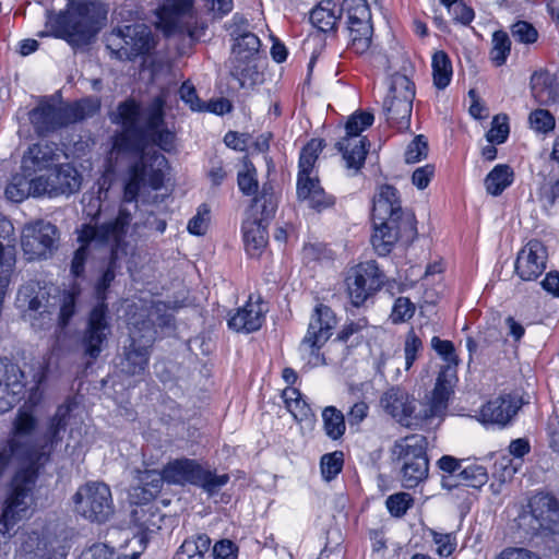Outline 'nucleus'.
Returning <instances> with one entry per match:
<instances>
[{
	"label": "nucleus",
	"mask_w": 559,
	"mask_h": 559,
	"mask_svg": "<svg viewBox=\"0 0 559 559\" xmlns=\"http://www.w3.org/2000/svg\"><path fill=\"white\" fill-rule=\"evenodd\" d=\"M513 38L522 44H533L537 40L538 33L536 28L526 21H519L511 27Z\"/></svg>",
	"instance_id": "obj_57"
},
{
	"label": "nucleus",
	"mask_w": 559,
	"mask_h": 559,
	"mask_svg": "<svg viewBox=\"0 0 559 559\" xmlns=\"http://www.w3.org/2000/svg\"><path fill=\"white\" fill-rule=\"evenodd\" d=\"M323 145L321 140L312 139L301 151L299 156V171L297 177V198L317 212H322L334 205L335 199L328 194L320 186L317 176H312L313 166Z\"/></svg>",
	"instance_id": "obj_10"
},
{
	"label": "nucleus",
	"mask_w": 559,
	"mask_h": 559,
	"mask_svg": "<svg viewBox=\"0 0 559 559\" xmlns=\"http://www.w3.org/2000/svg\"><path fill=\"white\" fill-rule=\"evenodd\" d=\"M46 27L57 38L69 44H87L100 29L93 4L69 0L66 10L47 15Z\"/></svg>",
	"instance_id": "obj_6"
},
{
	"label": "nucleus",
	"mask_w": 559,
	"mask_h": 559,
	"mask_svg": "<svg viewBox=\"0 0 559 559\" xmlns=\"http://www.w3.org/2000/svg\"><path fill=\"white\" fill-rule=\"evenodd\" d=\"M450 394L451 385L442 372L437 378L430 397L427 402L420 403L418 412H416V400L399 386H392L381 395L380 406L403 426L429 429L439 425L442 420L448 408Z\"/></svg>",
	"instance_id": "obj_1"
},
{
	"label": "nucleus",
	"mask_w": 559,
	"mask_h": 559,
	"mask_svg": "<svg viewBox=\"0 0 559 559\" xmlns=\"http://www.w3.org/2000/svg\"><path fill=\"white\" fill-rule=\"evenodd\" d=\"M210 222V209L206 204L198 207L197 214L189 221L188 230L192 235L202 236L206 233Z\"/></svg>",
	"instance_id": "obj_53"
},
{
	"label": "nucleus",
	"mask_w": 559,
	"mask_h": 559,
	"mask_svg": "<svg viewBox=\"0 0 559 559\" xmlns=\"http://www.w3.org/2000/svg\"><path fill=\"white\" fill-rule=\"evenodd\" d=\"M342 14V9L332 0L320 2L310 12V22L320 32H334L337 21Z\"/></svg>",
	"instance_id": "obj_36"
},
{
	"label": "nucleus",
	"mask_w": 559,
	"mask_h": 559,
	"mask_svg": "<svg viewBox=\"0 0 559 559\" xmlns=\"http://www.w3.org/2000/svg\"><path fill=\"white\" fill-rule=\"evenodd\" d=\"M24 371L8 358H0V413L11 409L24 395Z\"/></svg>",
	"instance_id": "obj_27"
},
{
	"label": "nucleus",
	"mask_w": 559,
	"mask_h": 559,
	"mask_svg": "<svg viewBox=\"0 0 559 559\" xmlns=\"http://www.w3.org/2000/svg\"><path fill=\"white\" fill-rule=\"evenodd\" d=\"M513 171L504 164H499L485 178V187L489 194L500 195L513 182Z\"/></svg>",
	"instance_id": "obj_38"
},
{
	"label": "nucleus",
	"mask_w": 559,
	"mask_h": 559,
	"mask_svg": "<svg viewBox=\"0 0 559 559\" xmlns=\"http://www.w3.org/2000/svg\"><path fill=\"white\" fill-rule=\"evenodd\" d=\"M265 310L260 302L251 298L229 318L228 326L236 332L251 333L258 331L264 321Z\"/></svg>",
	"instance_id": "obj_30"
},
{
	"label": "nucleus",
	"mask_w": 559,
	"mask_h": 559,
	"mask_svg": "<svg viewBox=\"0 0 559 559\" xmlns=\"http://www.w3.org/2000/svg\"><path fill=\"white\" fill-rule=\"evenodd\" d=\"M82 204H83V213L91 217L92 222L95 221L94 224L90 223L91 225H99L98 218L102 213V199L99 195H95L93 193H86L82 198ZM103 223H100L102 225Z\"/></svg>",
	"instance_id": "obj_61"
},
{
	"label": "nucleus",
	"mask_w": 559,
	"mask_h": 559,
	"mask_svg": "<svg viewBox=\"0 0 559 559\" xmlns=\"http://www.w3.org/2000/svg\"><path fill=\"white\" fill-rule=\"evenodd\" d=\"M428 154V143L424 135H417L407 146L405 152V162L407 164H414Z\"/></svg>",
	"instance_id": "obj_59"
},
{
	"label": "nucleus",
	"mask_w": 559,
	"mask_h": 559,
	"mask_svg": "<svg viewBox=\"0 0 559 559\" xmlns=\"http://www.w3.org/2000/svg\"><path fill=\"white\" fill-rule=\"evenodd\" d=\"M423 350V342L420 337L412 329L405 337L404 342V356H405V369L409 370L418 354Z\"/></svg>",
	"instance_id": "obj_50"
},
{
	"label": "nucleus",
	"mask_w": 559,
	"mask_h": 559,
	"mask_svg": "<svg viewBox=\"0 0 559 559\" xmlns=\"http://www.w3.org/2000/svg\"><path fill=\"white\" fill-rule=\"evenodd\" d=\"M385 503L389 512L399 518L404 515L412 507L413 499L409 493L399 492L388 497Z\"/></svg>",
	"instance_id": "obj_54"
},
{
	"label": "nucleus",
	"mask_w": 559,
	"mask_h": 559,
	"mask_svg": "<svg viewBox=\"0 0 559 559\" xmlns=\"http://www.w3.org/2000/svg\"><path fill=\"white\" fill-rule=\"evenodd\" d=\"M374 117L370 112L361 111L350 116L345 126L346 135L336 143V147L343 153L346 167L357 174L364 166L369 145L361 131L373 123Z\"/></svg>",
	"instance_id": "obj_19"
},
{
	"label": "nucleus",
	"mask_w": 559,
	"mask_h": 559,
	"mask_svg": "<svg viewBox=\"0 0 559 559\" xmlns=\"http://www.w3.org/2000/svg\"><path fill=\"white\" fill-rule=\"evenodd\" d=\"M531 88L539 104H554L559 99V74L548 71L534 72L531 78Z\"/></svg>",
	"instance_id": "obj_31"
},
{
	"label": "nucleus",
	"mask_w": 559,
	"mask_h": 559,
	"mask_svg": "<svg viewBox=\"0 0 559 559\" xmlns=\"http://www.w3.org/2000/svg\"><path fill=\"white\" fill-rule=\"evenodd\" d=\"M214 559H237L238 547L229 539L217 542L213 547Z\"/></svg>",
	"instance_id": "obj_63"
},
{
	"label": "nucleus",
	"mask_w": 559,
	"mask_h": 559,
	"mask_svg": "<svg viewBox=\"0 0 559 559\" xmlns=\"http://www.w3.org/2000/svg\"><path fill=\"white\" fill-rule=\"evenodd\" d=\"M63 156H66L63 150L56 143H36L23 156L22 168L27 175L50 169L52 166H58Z\"/></svg>",
	"instance_id": "obj_29"
},
{
	"label": "nucleus",
	"mask_w": 559,
	"mask_h": 559,
	"mask_svg": "<svg viewBox=\"0 0 559 559\" xmlns=\"http://www.w3.org/2000/svg\"><path fill=\"white\" fill-rule=\"evenodd\" d=\"M371 243L379 255L389 254L400 237L407 240L416 235L414 216L404 213L397 190L390 185L380 186L372 199Z\"/></svg>",
	"instance_id": "obj_2"
},
{
	"label": "nucleus",
	"mask_w": 559,
	"mask_h": 559,
	"mask_svg": "<svg viewBox=\"0 0 559 559\" xmlns=\"http://www.w3.org/2000/svg\"><path fill=\"white\" fill-rule=\"evenodd\" d=\"M349 46L356 53L366 52L371 44L373 33L371 19L347 20Z\"/></svg>",
	"instance_id": "obj_37"
},
{
	"label": "nucleus",
	"mask_w": 559,
	"mask_h": 559,
	"mask_svg": "<svg viewBox=\"0 0 559 559\" xmlns=\"http://www.w3.org/2000/svg\"><path fill=\"white\" fill-rule=\"evenodd\" d=\"M531 128L540 133H547L555 128V118L545 109H536L530 115Z\"/></svg>",
	"instance_id": "obj_52"
},
{
	"label": "nucleus",
	"mask_w": 559,
	"mask_h": 559,
	"mask_svg": "<svg viewBox=\"0 0 559 559\" xmlns=\"http://www.w3.org/2000/svg\"><path fill=\"white\" fill-rule=\"evenodd\" d=\"M202 466L194 460L177 459L169 462L165 467L166 483L185 485H197Z\"/></svg>",
	"instance_id": "obj_32"
},
{
	"label": "nucleus",
	"mask_w": 559,
	"mask_h": 559,
	"mask_svg": "<svg viewBox=\"0 0 559 559\" xmlns=\"http://www.w3.org/2000/svg\"><path fill=\"white\" fill-rule=\"evenodd\" d=\"M323 428L332 440L340 439L346 429L345 418L341 411L334 406H328L322 412Z\"/></svg>",
	"instance_id": "obj_43"
},
{
	"label": "nucleus",
	"mask_w": 559,
	"mask_h": 559,
	"mask_svg": "<svg viewBox=\"0 0 559 559\" xmlns=\"http://www.w3.org/2000/svg\"><path fill=\"white\" fill-rule=\"evenodd\" d=\"M276 204L269 188L263 187L260 197L253 199L242 223V237L246 251L251 257H259L267 245V225L274 215Z\"/></svg>",
	"instance_id": "obj_12"
},
{
	"label": "nucleus",
	"mask_w": 559,
	"mask_h": 559,
	"mask_svg": "<svg viewBox=\"0 0 559 559\" xmlns=\"http://www.w3.org/2000/svg\"><path fill=\"white\" fill-rule=\"evenodd\" d=\"M283 400L288 412L297 421H304L312 416L310 406L302 400L299 390L288 386L283 391Z\"/></svg>",
	"instance_id": "obj_41"
},
{
	"label": "nucleus",
	"mask_w": 559,
	"mask_h": 559,
	"mask_svg": "<svg viewBox=\"0 0 559 559\" xmlns=\"http://www.w3.org/2000/svg\"><path fill=\"white\" fill-rule=\"evenodd\" d=\"M336 325V317L325 305H318L311 316L308 331L302 338L299 350L302 355H314L331 337Z\"/></svg>",
	"instance_id": "obj_25"
},
{
	"label": "nucleus",
	"mask_w": 559,
	"mask_h": 559,
	"mask_svg": "<svg viewBox=\"0 0 559 559\" xmlns=\"http://www.w3.org/2000/svg\"><path fill=\"white\" fill-rule=\"evenodd\" d=\"M52 185L55 186V195H70L80 190L82 185V175L71 164H59L51 173Z\"/></svg>",
	"instance_id": "obj_34"
},
{
	"label": "nucleus",
	"mask_w": 559,
	"mask_h": 559,
	"mask_svg": "<svg viewBox=\"0 0 559 559\" xmlns=\"http://www.w3.org/2000/svg\"><path fill=\"white\" fill-rule=\"evenodd\" d=\"M15 302L36 330H45L52 324L58 304L60 328H66L75 313L73 294L63 292L59 298L51 296L50 288L36 281H29L20 287Z\"/></svg>",
	"instance_id": "obj_4"
},
{
	"label": "nucleus",
	"mask_w": 559,
	"mask_h": 559,
	"mask_svg": "<svg viewBox=\"0 0 559 559\" xmlns=\"http://www.w3.org/2000/svg\"><path fill=\"white\" fill-rule=\"evenodd\" d=\"M74 509L78 514L91 522H106L114 513L110 488L99 481L81 486L73 496Z\"/></svg>",
	"instance_id": "obj_20"
},
{
	"label": "nucleus",
	"mask_w": 559,
	"mask_h": 559,
	"mask_svg": "<svg viewBox=\"0 0 559 559\" xmlns=\"http://www.w3.org/2000/svg\"><path fill=\"white\" fill-rule=\"evenodd\" d=\"M116 222V217L107 218L102 225L83 224L79 230L78 241L80 242L79 249L74 252L71 262V273L79 277L84 272V264L87 258V248H107L112 252V262L127 257L132 250L133 246L127 238L135 240L139 230L142 227L140 222H133L132 230L123 228L121 233H116L107 228V226Z\"/></svg>",
	"instance_id": "obj_5"
},
{
	"label": "nucleus",
	"mask_w": 559,
	"mask_h": 559,
	"mask_svg": "<svg viewBox=\"0 0 559 559\" xmlns=\"http://www.w3.org/2000/svg\"><path fill=\"white\" fill-rule=\"evenodd\" d=\"M119 260L112 262V252L110 251V262L102 278L96 285L98 298L102 301L96 305L90 312L88 321L84 334L82 336L81 345L85 356L96 359L104 348L109 334L110 324L108 317V309L104 302L105 292L115 280V269Z\"/></svg>",
	"instance_id": "obj_9"
},
{
	"label": "nucleus",
	"mask_w": 559,
	"mask_h": 559,
	"mask_svg": "<svg viewBox=\"0 0 559 559\" xmlns=\"http://www.w3.org/2000/svg\"><path fill=\"white\" fill-rule=\"evenodd\" d=\"M343 462V453L340 451L324 454L321 457V473L323 478L326 480L335 478L342 471Z\"/></svg>",
	"instance_id": "obj_49"
},
{
	"label": "nucleus",
	"mask_w": 559,
	"mask_h": 559,
	"mask_svg": "<svg viewBox=\"0 0 559 559\" xmlns=\"http://www.w3.org/2000/svg\"><path fill=\"white\" fill-rule=\"evenodd\" d=\"M140 106L132 99L118 106L115 121L121 124L122 130L114 139V151L138 152L145 147V134L140 124Z\"/></svg>",
	"instance_id": "obj_21"
},
{
	"label": "nucleus",
	"mask_w": 559,
	"mask_h": 559,
	"mask_svg": "<svg viewBox=\"0 0 559 559\" xmlns=\"http://www.w3.org/2000/svg\"><path fill=\"white\" fill-rule=\"evenodd\" d=\"M80 559H115V552L105 544H95L84 550Z\"/></svg>",
	"instance_id": "obj_64"
},
{
	"label": "nucleus",
	"mask_w": 559,
	"mask_h": 559,
	"mask_svg": "<svg viewBox=\"0 0 559 559\" xmlns=\"http://www.w3.org/2000/svg\"><path fill=\"white\" fill-rule=\"evenodd\" d=\"M547 250L539 240H531L519 252L515 271L523 281L537 278L546 269Z\"/></svg>",
	"instance_id": "obj_28"
},
{
	"label": "nucleus",
	"mask_w": 559,
	"mask_h": 559,
	"mask_svg": "<svg viewBox=\"0 0 559 559\" xmlns=\"http://www.w3.org/2000/svg\"><path fill=\"white\" fill-rule=\"evenodd\" d=\"M38 466L28 464L13 476L7 490L0 518V533L2 535L10 533L20 521L28 519L33 514Z\"/></svg>",
	"instance_id": "obj_7"
},
{
	"label": "nucleus",
	"mask_w": 559,
	"mask_h": 559,
	"mask_svg": "<svg viewBox=\"0 0 559 559\" xmlns=\"http://www.w3.org/2000/svg\"><path fill=\"white\" fill-rule=\"evenodd\" d=\"M29 195L28 180L24 175H15L5 188V197L13 202H21Z\"/></svg>",
	"instance_id": "obj_47"
},
{
	"label": "nucleus",
	"mask_w": 559,
	"mask_h": 559,
	"mask_svg": "<svg viewBox=\"0 0 559 559\" xmlns=\"http://www.w3.org/2000/svg\"><path fill=\"white\" fill-rule=\"evenodd\" d=\"M456 477L462 485L479 488L488 481V473L486 467L479 464H471L460 471Z\"/></svg>",
	"instance_id": "obj_45"
},
{
	"label": "nucleus",
	"mask_w": 559,
	"mask_h": 559,
	"mask_svg": "<svg viewBox=\"0 0 559 559\" xmlns=\"http://www.w3.org/2000/svg\"><path fill=\"white\" fill-rule=\"evenodd\" d=\"M155 40L151 27L136 23L114 29L106 37V47L119 60H133L150 53Z\"/></svg>",
	"instance_id": "obj_17"
},
{
	"label": "nucleus",
	"mask_w": 559,
	"mask_h": 559,
	"mask_svg": "<svg viewBox=\"0 0 559 559\" xmlns=\"http://www.w3.org/2000/svg\"><path fill=\"white\" fill-rule=\"evenodd\" d=\"M238 187L246 195L258 192L257 170L250 163H245L243 170L238 173Z\"/></svg>",
	"instance_id": "obj_48"
},
{
	"label": "nucleus",
	"mask_w": 559,
	"mask_h": 559,
	"mask_svg": "<svg viewBox=\"0 0 559 559\" xmlns=\"http://www.w3.org/2000/svg\"><path fill=\"white\" fill-rule=\"evenodd\" d=\"M228 481V474L217 475L202 467L195 486L201 487L205 492L212 496L217 493Z\"/></svg>",
	"instance_id": "obj_46"
},
{
	"label": "nucleus",
	"mask_w": 559,
	"mask_h": 559,
	"mask_svg": "<svg viewBox=\"0 0 559 559\" xmlns=\"http://www.w3.org/2000/svg\"><path fill=\"white\" fill-rule=\"evenodd\" d=\"M166 481L165 471L145 469L139 473V486L133 490V497L139 503L153 500L162 490Z\"/></svg>",
	"instance_id": "obj_35"
},
{
	"label": "nucleus",
	"mask_w": 559,
	"mask_h": 559,
	"mask_svg": "<svg viewBox=\"0 0 559 559\" xmlns=\"http://www.w3.org/2000/svg\"><path fill=\"white\" fill-rule=\"evenodd\" d=\"M427 439L421 435H411L394 442L392 456L402 463L401 481L405 488H415L428 477L429 461Z\"/></svg>",
	"instance_id": "obj_11"
},
{
	"label": "nucleus",
	"mask_w": 559,
	"mask_h": 559,
	"mask_svg": "<svg viewBox=\"0 0 559 559\" xmlns=\"http://www.w3.org/2000/svg\"><path fill=\"white\" fill-rule=\"evenodd\" d=\"M210 546L211 539L207 535L192 536L182 543L173 559H204Z\"/></svg>",
	"instance_id": "obj_39"
},
{
	"label": "nucleus",
	"mask_w": 559,
	"mask_h": 559,
	"mask_svg": "<svg viewBox=\"0 0 559 559\" xmlns=\"http://www.w3.org/2000/svg\"><path fill=\"white\" fill-rule=\"evenodd\" d=\"M521 406V401L516 396L501 394L481 405L475 417L484 426L502 429L513 421Z\"/></svg>",
	"instance_id": "obj_26"
},
{
	"label": "nucleus",
	"mask_w": 559,
	"mask_h": 559,
	"mask_svg": "<svg viewBox=\"0 0 559 559\" xmlns=\"http://www.w3.org/2000/svg\"><path fill=\"white\" fill-rule=\"evenodd\" d=\"M345 282L353 306L360 307L383 286L384 275L374 261H367L352 267Z\"/></svg>",
	"instance_id": "obj_22"
},
{
	"label": "nucleus",
	"mask_w": 559,
	"mask_h": 559,
	"mask_svg": "<svg viewBox=\"0 0 559 559\" xmlns=\"http://www.w3.org/2000/svg\"><path fill=\"white\" fill-rule=\"evenodd\" d=\"M519 530L526 535L559 533V502L548 493L533 496L515 519Z\"/></svg>",
	"instance_id": "obj_13"
},
{
	"label": "nucleus",
	"mask_w": 559,
	"mask_h": 559,
	"mask_svg": "<svg viewBox=\"0 0 559 559\" xmlns=\"http://www.w3.org/2000/svg\"><path fill=\"white\" fill-rule=\"evenodd\" d=\"M141 154L140 159L130 168V178L124 186L122 202L115 215L116 222L108 225L111 230L121 233L123 228L132 230L133 215L138 211V195L144 186L158 190L164 183V170L167 167L166 157L153 147H144L141 151L132 152Z\"/></svg>",
	"instance_id": "obj_3"
},
{
	"label": "nucleus",
	"mask_w": 559,
	"mask_h": 559,
	"mask_svg": "<svg viewBox=\"0 0 559 559\" xmlns=\"http://www.w3.org/2000/svg\"><path fill=\"white\" fill-rule=\"evenodd\" d=\"M29 195L41 197L47 194L49 197H56L55 186L52 185L51 174L49 176H38L32 180H28Z\"/></svg>",
	"instance_id": "obj_62"
},
{
	"label": "nucleus",
	"mask_w": 559,
	"mask_h": 559,
	"mask_svg": "<svg viewBox=\"0 0 559 559\" xmlns=\"http://www.w3.org/2000/svg\"><path fill=\"white\" fill-rule=\"evenodd\" d=\"M193 1L164 0L157 14V27L166 36L188 35L192 40H199L204 35L206 25L194 16Z\"/></svg>",
	"instance_id": "obj_15"
},
{
	"label": "nucleus",
	"mask_w": 559,
	"mask_h": 559,
	"mask_svg": "<svg viewBox=\"0 0 559 559\" xmlns=\"http://www.w3.org/2000/svg\"><path fill=\"white\" fill-rule=\"evenodd\" d=\"M157 145L164 152L170 153L176 148V134L167 128H162L148 135V145Z\"/></svg>",
	"instance_id": "obj_55"
},
{
	"label": "nucleus",
	"mask_w": 559,
	"mask_h": 559,
	"mask_svg": "<svg viewBox=\"0 0 559 559\" xmlns=\"http://www.w3.org/2000/svg\"><path fill=\"white\" fill-rule=\"evenodd\" d=\"M131 343L124 347L119 367L129 376L143 374L147 368L150 349L155 341V331L150 323L143 322L142 329L130 333Z\"/></svg>",
	"instance_id": "obj_24"
},
{
	"label": "nucleus",
	"mask_w": 559,
	"mask_h": 559,
	"mask_svg": "<svg viewBox=\"0 0 559 559\" xmlns=\"http://www.w3.org/2000/svg\"><path fill=\"white\" fill-rule=\"evenodd\" d=\"M58 240V228L49 222L39 219L23 227L21 246L27 260H40L52 254Z\"/></svg>",
	"instance_id": "obj_23"
},
{
	"label": "nucleus",
	"mask_w": 559,
	"mask_h": 559,
	"mask_svg": "<svg viewBox=\"0 0 559 559\" xmlns=\"http://www.w3.org/2000/svg\"><path fill=\"white\" fill-rule=\"evenodd\" d=\"M340 9L346 13L347 20L371 19L370 8L366 0H344Z\"/></svg>",
	"instance_id": "obj_56"
},
{
	"label": "nucleus",
	"mask_w": 559,
	"mask_h": 559,
	"mask_svg": "<svg viewBox=\"0 0 559 559\" xmlns=\"http://www.w3.org/2000/svg\"><path fill=\"white\" fill-rule=\"evenodd\" d=\"M414 98V83L404 74L392 75L389 92L383 102L386 121L399 130L408 129Z\"/></svg>",
	"instance_id": "obj_18"
},
{
	"label": "nucleus",
	"mask_w": 559,
	"mask_h": 559,
	"mask_svg": "<svg viewBox=\"0 0 559 559\" xmlns=\"http://www.w3.org/2000/svg\"><path fill=\"white\" fill-rule=\"evenodd\" d=\"M490 60L496 67H501L507 62L511 51V40L503 31H496L491 38Z\"/></svg>",
	"instance_id": "obj_44"
},
{
	"label": "nucleus",
	"mask_w": 559,
	"mask_h": 559,
	"mask_svg": "<svg viewBox=\"0 0 559 559\" xmlns=\"http://www.w3.org/2000/svg\"><path fill=\"white\" fill-rule=\"evenodd\" d=\"M431 347L442 357V359L449 365L456 366L459 364L455 348L452 342L441 340L438 336L431 338Z\"/></svg>",
	"instance_id": "obj_60"
},
{
	"label": "nucleus",
	"mask_w": 559,
	"mask_h": 559,
	"mask_svg": "<svg viewBox=\"0 0 559 559\" xmlns=\"http://www.w3.org/2000/svg\"><path fill=\"white\" fill-rule=\"evenodd\" d=\"M415 313V305L406 297H399L391 312L393 323H401L409 320Z\"/></svg>",
	"instance_id": "obj_58"
},
{
	"label": "nucleus",
	"mask_w": 559,
	"mask_h": 559,
	"mask_svg": "<svg viewBox=\"0 0 559 559\" xmlns=\"http://www.w3.org/2000/svg\"><path fill=\"white\" fill-rule=\"evenodd\" d=\"M100 107L98 98H84L69 105H57L43 99L29 112V120L38 135H47L70 123L94 116Z\"/></svg>",
	"instance_id": "obj_8"
},
{
	"label": "nucleus",
	"mask_w": 559,
	"mask_h": 559,
	"mask_svg": "<svg viewBox=\"0 0 559 559\" xmlns=\"http://www.w3.org/2000/svg\"><path fill=\"white\" fill-rule=\"evenodd\" d=\"M71 411V403L66 402L57 407L56 413L49 419L43 438V447H45L47 455L49 454L52 447L62 440V433L67 429Z\"/></svg>",
	"instance_id": "obj_33"
},
{
	"label": "nucleus",
	"mask_w": 559,
	"mask_h": 559,
	"mask_svg": "<svg viewBox=\"0 0 559 559\" xmlns=\"http://www.w3.org/2000/svg\"><path fill=\"white\" fill-rule=\"evenodd\" d=\"M230 36L235 40L230 58V74L239 81L241 86H245L247 82L255 83L260 76L258 60L261 43L259 37L251 32H240L238 26L230 31Z\"/></svg>",
	"instance_id": "obj_16"
},
{
	"label": "nucleus",
	"mask_w": 559,
	"mask_h": 559,
	"mask_svg": "<svg viewBox=\"0 0 559 559\" xmlns=\"http://www.w3.org/2000/svg\"><path fill=\"white\" fill-rule=\"evenodd\" d=\"M508 135H509L508 117L506 115L496 116L492 120L490 130L486 134L488 142L501 144L507 140Z\"/></svg>",
	"instance_id": "obj_51"
},
{
	"label": "nucleus",
	"mask_w": 559,
	"mask_h": 559,
	"mask_svg": "<svg viewBox=\"0 0 559 559\" xmlns=\"http://www.w3.org/2000/svg\"><path fill=\"white\" fill-rule=\"evenodd\" d=\"M431 67L433 85L438 90H444L450 84L453 73L449 56L442 50L435 52L432 56Z\"/></svg>",
	"instance_id": "obj_42"
},
{
	"label": "nucleus",
	"mask_w": 559,
	"mask_h": 559,
	"mask_svg": "<svg viewBox=\"0 0 559 559\" xmlns=\"http://www.w3.org/2000/svg\"><path fill=\"white\" fill-rule=\"evenodd\" d=\"M164 106L165 100L162 96L155 97L145 114L144 123L141 124L145 134V147L148 146V135L164 128Z\"/></svg>",
	"instance_id": "obj_40"
},
{
	"label": "nucleus",
	"mask_w": 559,
	"mask_h": 559,
	"mask_svg": "<svg viewBox=\"0 0 559 559\" xmlns=\"http://www.w3.org/2000/svg\"><path fill=\"white\" fill-rule=\"evenodd\" d=\"M37 419L25 409H20L13 421V430L4 449L16 460L33 465H41L47 460V451L35 440Z\"/></svg>",
	"instance_id": "obj_14"
}]
</instances>
